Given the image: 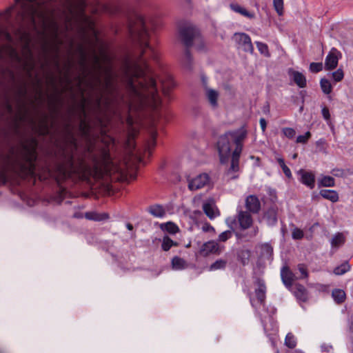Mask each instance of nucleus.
I'll list each match as a JSON object with an SVG mask.
<instances>
[{
	"label": "nucleus",
	"mask_w": 353,
	"mask_h": 353,
	"mask_svg": "<svg viewBox=\"0 0 353 353\" xmlns=\"http://www.w3.org/2000/svg\"><path fill=\"white\" fill-rule=\"evenodd\" d=\"M129 32L133 40L137 41L143 50L137 59H127L122 65L120 73L116 74L108 61L105 54H92L93 68L88 65L87 55L81 52V64L84 70V77L79 79V90L83 94L85 92L84 84L88 89L95 92V102L100 106L105 101L108 103L117 89V82H122L131 96L130 105L136 108L149 107L153 110L161 105V99L158 93L154 75L148 63L141 57L145 49H148L150 57L157 60V52L147 42L148 32L145 27V21L140 14H135L130 21Z\"/></svg>",
	"instance_id": "obj_1"
},
{
	"label": "nucleus",
	"mask_w": 353,
	"mask_h": 353,
	"mask_svg": "<svg viewBox=\"0 0 353 353\" xmlns=\"http://www.w3.org/2000/svg\"><path fill=\"white\" fill-rule=\"evenodd\" d=\"M36 152L33 148L21 145L12 148L1 157V164L4 171H12L21 177L32 175L34 172V161Z\"/></svg>",
	"instance_id": "obj_2"
},
{
	"label": "nucleus",
	"mask_w": 353,
	"mask_h": 353,
	"mask_svg": "<svg viewBox=\"0 0 353 353\" xmlns=\"http://www.w3.org/2000/svg\"><path fill=\"white\" fill-rule=\"evenodd\" d=\"M41 0H25L21 2V17L24 21H28L36 28V17L44 22V16L41 10Z\"/></svg>",
	"instance_id": "obj_3"
},
{
	"label": "nucleus",
	"mask_w": 353,
	"mask_h": 353,
	"mask_svg": "<svg viewBox=\"0 0 353 353\" xmlns=\"http://www.w3.org/2000/svg\"><path fill=\"white\" fill-rule=\"evenodd\" d=\"M61 171L64 176L81 175L85 173L87 167L82 160L76 161L72 157H69L66 163L61 168Z\"/></svg>",
	"instance_id": "obj_4"
},
{
	"label": "nucleus",
	"mask_w": 353,
	"mask_h": 353,
	"mask_svg": "<svg viewBox=\"0 0 353 353\" xmlns=\"http://www.w3.org/2000/svg\"><path fill=\"white\" fill-rule=\"evenodd\" d=\"M202 83L203 88L204 98L210 108L213 110L217 109L219 107V101L220 99V92L214 89L207 83L205 77H202Z\"/></svg>",
	"instance_id": "obj_5"
},
{
	"label": "nucleus",
	"mask_w": 353,
	"mask_h": 353,
	"mask_svg": "<svg viewBox=\"0 0 353 353\" xmlns=\"http://www.w3.org/2000/svg\"><path fill=\"white\" fill-rule=\"evenodd\" d=\"M231 142V140L226 133L219 138L217 150L219 154L220 162L222 164L227 163L232 155Z\"/></svg>",
	"instance_id": "obj_6"
},
{
	"label": "nucleus",
	"mask_w": 353,
	"mask_h": 353,
	"mask_svg": "<svg viewBox=\"0 0 353 353\" xmlns=\"http://www.w3.org/2000/svg\"><path fill=\"white\" fill-rule=\"evenodd\" d=\"M199 34L198 30L191 24L184 25L179 30L180 38L186 47L191 46L194 39H195Z\"/></svg>",
	"instance_id": "obj_7"
},
{
	"label": "nucleus",
	"mask_w": 353,
	"mask_h": 353,
	"mask_svg": "<svg viewBox=\"0 0 353 353\" xmlns=\"http://www.w3.org/2000/svg\"><path fill=\"white\" fill-rule=\"evenodd\" d=\"M233 40L236 43L238 48L246 52L252 53L254 50L250 37L245 33H235L233 36Z\"/></svg>",
	"instance_id": "obj_8"
},
{
	"label": "nucleus",
	"mask_w": 353,
	"mask_h": 353,
	"mask_svg": "<svg viewBox=\"0 0 353 353\" xmlns=\"http://www.w3.org/2000/svg\"><path fill=\"white\" fill-rule=\"evenodd\" d=\"M231 141H233L235 145V149H239V152H242L243 149V141L247 137V130L243 128H241L236 130L229 131L226 132Z\"/></svg>",
	"instance_id": "obj_9"
},
{
	"label": "nucleus",
	"mask_w": 353,
	"mask_h": 353,
	"mask_svg": "<svg viewBox=\"0 0 353 353\" xmlns=\"http://www.w3.org/2000/svg\"><path fill=\"white\" fill-rule=\"evenodd\" d=\"M210 178L208 174L203 173L188 180V188L190 190H197L208 184Z\"/></svg>",
	"instance_id": "obj_10"
},
{
	"label": "nucleus",
	"mask_w": 353,
	"mask_h": 353,
	"mask_svg": "<svg viewBox=\"0 0 353 353\" xmlns=\"http://www.w3.org/2000/svg\"><path fill=\"white\" fill-rule=\"evenodd\" d=\"M341 52L336 48H332L325 58V67L327 70L334 69L337 65Z\"/></svg>",
	"instance_id": "obj_11"
},
{
	"label": "nucleus",
	"mask_w": 353,
	"mask_h": 353,
	"mask_svg": "<svg viewBox=\"0 0 353 353\" xmlns=\"http://www.w3.org/2000/svg\"><path fill=\"white\" fill-rule=\"evenodd\" d=\"M220 248L218 243L214 241H209L203 243L199 250V254L203 256H207L211 254H219Z\"/></svg>",
	"instance_id": "obj_12"
},
{
	"label": "nucleus",
	"mask_w": 353,
	"mask_h": 353,
	"mask_svg": "<svg viewBox=\"0 0 353 353\" xmlns=\"http://www.w3.org/2000/svg\"><path fill=\"white\" fill-rule=\"evenodd\" d=\"M203 210L206 216L213 219L219 215V212L213 200H208L203 204Z\"/></svg>",
	"instance_id": "obj_13"
},
{
	"label": "nucleus",
	"mask_w": 353,
	"mask_h": 353,
	"mask_svg": "<svg viewBox=\"0 0 353 353\" xmlns=\"http://www.w3.org/2000/svg\"><path fill=\"white\" fill-rule=\"evenodd\" d=\"M245 206L252 213H258L261 209L260 201L254 195H250L246 198Z\"/></svg>",
	"instance_id": "obj_14"
},
{
	"label": "nucleus",
	"mask_w": 353,
	"mask_h": 353,
	"mask_svg": "<svg viewBox=\"0 0 353 353\" xmlns=\"http://www.w3.org/2000/svg\"><path fill=\"white\" fill-rule=\"evenodd\" d=\"M282 281L285 286L290 287L292 283L297 277L287 266L283 267L281 271Z\"/></svg>",
	"instance_id": "obj_15"
},
{
	"label": "nucleus",
	"mask_w": 353,
	"mask_h": 353,
	"mask_svg": "<svg viewBox=\"0 0 353 353\" xmlns=\"http://www.w3.org/2000/svg\"><path fill=\"white\" fill-rule=\"evenodd\" d=\"M298 174L301 176V181L310 188L312 189L314 187L315 178L314 175L310 172H306L303 170H300Z\"/></svg>",
	"instance_id": "obj_16"
},
{
	"label": "nucleus",
	"mask_w": 353,
	"mask_h": 353,
	"mask_svg": "<svg viewBox=\"0 0 353 353\" xmlns=\"http://www.w3.org/2000/svg\"><path fill=\"white\" fill-rule=\"evenodd\" d=\"M238 220L240 226L243 229H247L250 228L252 223V219L250 214L248 212L241 211L238 215Z\"/></svg>",
	"instance_id": "obj_17"
},
{
	"label": "nucleus",
	"mask_w": 353,
	"mask_h": 353,
	"mask_svg": "<svg viewBox=\"0 0 353 353\" xmlns=\"http://www.w3.org/2000/svg\"><path fill=\"white\" fill-rule=\"evenodd\" d=\"M289 74L292 78L294 82L299 88H303L306 86V78L302 73H301L298 71L290 70Z\"/></svg>",
	"instance_id": "obj_18"
},
{
	"label": "nucleus",
	"mask_w": 353,
	"mask_h": 353,
	"mask_svg": "<svg viewBox=\"0 0 353 353\" xmlns=\"http://www.w3.org/2000/svg\"><path fill=\"white\" fill-rule=\"evenodd\" d=\"M319 194L323 198L327 199L332 203H336L339 201V194L337 192L334 190L323 189L320 190Z\"/></svg>",
	"instance_id": "obj_19"
},
{
	"label": "nucleus",
	"mask_w": 353,
	"mask_h": 353,
	"mask_svg": "<svg viewBox=\"0 0 353 353\" xmlns=\"http://www.w3.org/2000/svg\"><path fill=\"white\" fill-rule=\"evenodd\" d=\"M241 152L239 149L234 150L230 157H232L231 165L229 171L237 172L239 170V158Z\"/></svg>",
	"instance_id": "obj_20"
},
{
	"label": "nucleus",
	"mask_w": 353,
	"mask_h": 353,
	"mask_svg": "<svg viewBox=\"0 0 353 353\" xmlns=\"http://www.w3.org/2000/svg\"><path fill=\"white\" fill-rule=\"evenodd\" d=\"M294 294L296 297L301 301H306L307 299V294L305 288L300 284L295 285Z\"/></svg>",
	"instance_id": "obj_21"
},
{
	"label": "nucleus",
	"mask_w": 353,
	"mask_h": 353,
	"mask_svg": "<svg viewBox=\"0 0 353 353\" xmlns=\"http://www.w3.org/2000/svg\"><path fill=\"white\" fill-rule=\"evenodd\" d=\"M230 8L235 12L239 13L249 19L254 17V13L248 12L246 9L236 3H231Z\"/></svg>",
	"instance_id": "obj_22"
},
{
	"label": "nucleus",
	"mask_w": 353,
	"mask_h": 353,
	"mask_svg": "<svg viewBox=\"0 0 353 353\" xmlns=\"http://www.w3.org/2000/svg\"><path fill=\"white\" fill-rule=\"evenodd\" d=\"M269 225H273L277 222L276 210L274 208H270L264 215Z\"/></svg>",
	"instance_id": "obj_23"
},
{
	"label": "nucleus",
	"mask_w": 353,
	"mask_h": 353,
	"mask_svg": "<svg viewBox=\"0 0 353 353\" xmlns=\"http://www.w3.org/2000/svg\"><path fill=\"white\" fill-rule=\"evenodd\" d=\"M148 212L155 217H163L165 214V210L160 205H151L148 208Z\"/></svg>",
	"instance_id": "obj_24"
},
{
	"label": "nucleus",
	"mask_w": 353,
	"mask_h": 353,
	"mask_svg": "<svg viewBox=\"0 0 353 353\" xmlns=\"http://www.w3.org/2000/svg\"><path fill=\"white\" fill-rule=\"evenodd\" d=\"M255 294L258 301L263 303L265 298V286L263 283L258 282V288L255 290Z\"/></svg>",
	"instance_id": "obj_25"
},
{
	"label": "nucleus",
	"mask_w": 353,
	"mask_h": 353,
	"mask_svg": "<svg viewBox=\"0 0 353 353\" xmlns=\"http://www.w3.org/2000/svg\"><path fill=\"white\" fill-rule=\"evenodd\" d=\"M345 238L342 233L336 234L331 239V245L332 248H338L344 244Z\"/></svg>",
	"instance_id": "obj_26"
},
{
	"label": "nucleus",
	"mask_w": 353,
	"mask_h": 353,
	"mask_svg": "<svg viewBox=\"0 0 353 353\" xmlns=\"http://www.w3.org/2000/svg\"><path fill=\"white\" fill-rule=\"evenodd\" d=\"M85 217L89 220L99 221L106 219L108 216L106 214H98L94 212H89L85 214Z\"/></svg>",
	"instance_id": "obj_27"
},
{
	"label": "nucleus",
	"mask_w": 353,
	"mask_h": 353,
	"mask_svg": "<svg viewBox=\"0 0 353 353\" xmlns=\"http://www.w3.org/2000/svg\"><path fill=\"white\" fill-rule=\"evenodd\" d=\"M172 265L173 269L179 270L186 267V263L183 259L175 256L172 260Z\"/></svg>",
	"instance_id": "obj_28"
},
{
	"label": "nucleus",
	"mask_w": 353,
	"mask_h": 353,
	"mask_svg": "<svg viewBox=\"0 0 353 353\" xmlns=\"http://www.w3.org/2000/svg\"><path fill=\"white\" fill-rule=\"evenodd\" d=\"M332 295L334 301L338 303L343 302L345 298V292L339 289L334 290L332 291Z\"/></svg>",
	"instance_id": "obj_29"
},
{
	"label": "nucleus",
	"mask_w": 353,
	"mask_h": 353,
	"mask_svg": "<svg viewBox=\"0 0 353 353\" xmlns=\"http://www.w3.org/2000/svg\"><path fill=\"white\" fill-rule=\"evenodd\" d=\"M161 228L172 234H176L179 231L177 225L172 222L161 224Z\"/></svg>",
	"instance_id": "obj_30"
},
{
	"label": "nucleus",
	"mask_w": 353,
	"mask_h": 353,
	"mask_svg": "<svg viewBox=\"0 0 353 353\" xmlns=\"http://www.w3.org/2000/svg\"><path fill=\"white\" fill-rule=\"evenodd\" d=\"M350 270V265L348 263L345 262L339 266H337L334 270V273L336 275H342Z\"/></svg>",
	"instance_id": "obj_31"
},
{
	"label": "nucleus",
	"mask_w": 353,
	"mask_h": 353,
	"mask_svg": "<svg viewBox=\"0 0 353 353\" xmlns=\"http://www.w3.org/2000/svg\"><path fill=\"white\" fill-rule=\"evenodd\" d=\"M321 88L325 94H330L332 92V85L327 79H322L320 81Z\"/></svg>",
	"instance_id": "obj_32"
},
{
	"label": "nucleus",
	"mask_w": 353,
	"mask_h": 353,
	"mask_svg": "<svg viewBox=\"0 0 353 353\" xmlns=\"http://www.w3.org/2000/svg\"><path fill=\"white\" fill-rule=\"evenodd\" d=\"M285 345L288 347L289 348H294L296 345V341L294 336V335L289 332L285 339Z\"/></svg>",
	"instance_id": "obj_33"
},
{
	"label": "nucleus",
	"mask_w": 353,
	"mask_h": 353,
	"mask_svg": "<svg viewBox=\"0 0 353 353\" xmlns=\"http://www.w3.org/2000/svg\"><path fill=\"white\" fill-rule=\"evenodd\" d=\"M276 160H277V162L279 163V164L280 165V166L281 167L285 175L288 178H291L292 177L291 171H290V168L285 165L284 159L281 157H278L276 159Z\"/></svg>",
	"instance_id": "obj_34"
},
{
	"label": "nucleus",
	"mask_w": 353,
	"mask_h": 353,
	"mask_svg": "<svg viewBox=\"0 0 353 353\" xmlns=\"http://www.w3.org/2000/svg\"><path fill=\"white\" fill-rule=\"evenodd\" d=\"M227 261L223 259H219L213 263L210 267V270H217L225 268Z\"/></svg>",
	"instance_id": "obj_35"
},
{
	"label": "nucleus",
	"mask_w": 353,
	"mask_h": 353,
	"mask_svg": "<svg viewBox=\"0 0 353 353\" xmlns=\"http://www.w3.org/2000/svg\"><path fill=\"white\" fill-rule=\"evenodd\" d=\"M320 183L323 187H333L334 186V179L332 176H326L321 179Z\"/></svg>",
	"instance_id": "obj_36"
},
{
	"label": "nucleus",
	"mask_w": 353,
	"mask_h": 353,
	"mask_svg": "<svg viewBox=\"0 0 353 353\" xmlns=\"http://www.w3.org/2000/svg\"><path fill=\"white\" fill-rule=\"evenodd\" d=\"M274 8L279 16L283 14V0H273Z\"/></svg>",
	"instance_id": "obj_37"
},
{
	"label": "nucleus",
	"mask_w": 353,
	"mask_h": 353,
	"mask_svg": "<svg viewBox=\"0 0 353 353\" xmlns=\"http://www.w3.org/2000/svg\"><path fill=\"white\" fill-rule=\"evenodd\" d=\"M262 249V253L264 256H266L269 259L272 258V254H273V248L272 247L268 244L265 243L261 247Z\"/></svg>",
	"instance_id": "obj_38"
},
{
	"label": "nucleus",
	"mask_w": 353,
	"mask_h": 353,
	"mask_svg": "<svg viewBox=\"0 0 353 353\" xmlns=\"http://www.w3.org/2000/svg\"><path fill=\"white\" fill-rule=\"evenodd\" d=\"M176 245L174 241L168 236H165L163 239L162 248L165 251H168L173 245Z\"/></svg>",
	"instance_id": "obj_39"
},
{
	"label": "nucleus",
	"mask_w": 353,
	"mask_h": 353,
	"mask_svg": "<svg viewBox=\"0 0 353 353\" xmlns=\"http://www.w3.org/2000/svg\"><path fill=\"white\" fill-rule=\"evenodd\" d=\"M256 47L261 54L269 56L268 46L261 42H256Z\"/></svg>",
	"instance_id": "obj_40"
},
{
	"label": "nucleus",
	"mask_w": 353,
	"mask_h": 353,
	"mask_svg": "<svg viewBox=\"0 0 353 353\" xmlns=\"http://www.w3.org/2000/svg\"><path fill=\"white\" fill-rule=\"evenodd\" d=\"M332 77L336 82H338L343 79L344 74L341 69H338L336 71L332 73Z\"/></svg>",
	"instance_id": "obj_41"
},
{
	"label": "nucleus",
	"mask_w": 353,
	"mask_h": 353,
	"mask_svg": "<svg viewBox=\"0 0 353 353\" xmlns=\"http://www.w3.org/2000/svg\"><path fill=\"white\" fill-rule=\"evenodd\" d=\"M282 132L283 134L289 139H293L296 134L295 130L292 128H284Z\"/></svg>",
	"instance_id": "obj_42"
},
{
	"label": "nucleus",
	"mask_w": 353,
	"mask_h": 353,
	"mask_svg": "<svg viewBox=\"0 0 353 353\" xmlns=\"http://www.w3.org/2000/svg\"><path fill=\"white\" fill-rule=\"evenodd\" d=\"M310 137L311 133L310 132H307L304 135H300L296 138V143L303 144L306 143Z\"/></svg>",
	"instance_id": "obj_43"
},
{
	"label": "nucleus",
	"mask_w": 353,
	"mask_h": 353,
	"mask_svg": "<svg viewBox=\"0 0 353 353\" xmlns=\"http://www.w3.org/2000/svg\"><path fill=\"white\" fill-rule=\"evenodd\" d=\"M294 239H301L303 237V232L299 228H295L292 232Z\"/></svg>",
	"instance_id": "obj_44"
},
{
	"label": "nucleus",
	"mask_w": 353,
	"mask_h": 353,
	"mask_svg": "<svg viewBox=\"0 0 353 353\" xmlns=\"http://www.w3.org/2000/svg\"><path fill=\"white\" fill-rule=\"evenodd\" d=\"M323 69V64L321 63H312L310 65V70L312 72H318Z\"/></svg>",
	"instance_id": "obj_45"
},
{
	"label": "nucleus",
	"mask_w": 353,
	"mask_h": 353,
	"mask_svg": "<svg viewBox=\"0 0 353 353\" xmlns=\"http://www.w3.org/2000/svg\"><path fill=\"white\" fill-rule=\"evenodd\" d=\"M232 235V232L230 230L223 232L219 236V240L221 241H225L228 239L230 238Z\"/></svg>",
	"instance_id": "obj_46"
},
{
	"label": "nucleus",
	"mask_w": 353,
	"mask_h": 353,
	"mask_svg": "<svg viewBox=\"0 0 353 353\" xmlns=\"http://www.w3.org/2000/svg\"><path fill=\"white\" fill-rule=\"evenodd\" d=\"M297 268L301 274V278H306L307 276V271L305 265L304 264H299Z\"/></svg>",
	"instance_id": "obj_47"
},
{
	"label": "nucleus",
	"mask_w": 353,
	"mask_h": 353,
	"mask_svg": "<svg viewBox=\"0 0 353 353\" xmlns=\"http://www.w3.org/2000/svg\"><path fill=\"white\" fill-rule=\"evenodd\" d=\"M322 115L323 117V118L326 120H329L330 118V112H329V109L326 107H324L323 109H322Z\"/></svg>",
	"instance_id": "obj_48"
},
{
	"label": "nucleus",
	"mask_w": 353,
	"mask_h": 353,
	"mask_svg": "<svg viewBox=\"0 0 353 353\" xmlns=\"http://www.w3.org/2000/svg\"><path fill=\"white\" fill-rule=\"evenodd\" d=\"M1 34H2V35L5 37L6 41H8V42L12 41V37L8 32H6V30H2Z\"/></svg>",
	"instance_id": "obj_49"
},
{
	"label": "nucleus",
	"mask_w": 353,
	"mask_h": 353,
	"mask_svg": "<svg viewBox=\"0 0 353 353\" xmlns=\"http://www.w3.org/2000/svg\"><path fill=\"white\" fill-rule=\"evenodd\" d=\"M259 123H260L261 130H263V132H265V128H266V125H267L265 119L264 118H261Z\"/></svg>",
	"instance_id": "obj_50"
},
{
	"label": "nucleus",
	"mask_w": 353,
	"mask_h": 353,
	"mask_svg": "<svg viewBox=\"0 0 353 353\" xmlns=\"http://www.w3.org/2000/svg\"><path fill=\"white\" fill-rule=\"evenodd\" d=\"M326 143V141L324 139H320L316 142L317 147H322Z\"/></svg>",
	"instance_id": "obj_51"
},
{
	"label": "nucleus",
	"mask_w": 353,
	"mask_h": 353,
	"mask_svg": "<svg viewBox=\"0 0 353 353\" xmlns=\"http://www.w3.org/2000/svg\"><path fill=\"white\" fill-rule=\"evenodd\" d=\"M203 231L204 232H209L210 230H213V228L210 224H205L203 228Z\"/></svg>",
	"instance_id": "obj_52"
},
{
	"label": "nucleus",
	"mask_w": 353,
	"mask_h": 353,
	"mask_svg": "<svg viewBox=\"0 0 353 353\" xmlns=\"http://www.w3.org/2000/svg\"><path fill=\"white\" fill-rule=\"evenodd\" d=\"M190 60H191V57H190V52H189V51H188V50H187V51L185 52V61H186L187 62H190Z\"/></svg>",
	"instance_id": "obj_53"
},
{
	"label": "nucleus",
	"mask_w": 353,
	"mask_h": 353,
	"mask_svg": "<svg viewBox=\"0 0 353 353\" xmlns=\"http://www.w3.org/2000/svg\"><path fill=\"white\" fill-rule=\"evenodd\" d=\"M162 91L165 97L168 96V90H166L164 87L163 88Z\"/></svg>",
	"instance_id": "obj_54"
},
{
	"label": "nucleus",
	"mask_w": 353,
	"mask_h": 353,
	"mask_svg": "<svg viewBox=\"0 0 353 353\" xmlns=\"http://www.w3.org/2000/svg\"><path fill=\"white\" fill-rule=\"evenodd\" d=\"M126 227L129 230H132L133 229V226L131 223H127Z\"/></svg>",
	"instance_id": "obj_55"
},
{
	"label": "nucleus",
	"mask_w": 353,
	"mask_h": 353,
	"mask_svg": "<svg viewBox=\"0 0 353 353\" xmlns=\"http://www.w3.org/2000/svg\"><path fill=\"white\" fill-rule=\"evenodd\" d=\"M350 329L353 330V317H352L350 321Z\"/></svg>",
	"instance_id": "obj_56"
},
{
	"label": "nucleus",
	"mask_w": 353,
	"mask_h": 353,
	"mask_svg": "<svg viewBox=\"0 0 353 353\" xmlns=\"http://www.w3.org/2000/svg\"><path fill=\"white\" fill-rule=\"evenodd\" d=\"M257 232H258V228L254 229V235H256L257 234Z\"/></svg>",
	"instance_id": "obj_57"
},
{
	"label": "nucleus",
	"mask_w": 353,
	"mask_h": 353,
	"mask_svg": "<svg viewBox=\"0 0 353 353\" xmlns=\"http://www.w3.org/2000/svg\"><path fill=\"white\" fill-rule=\"evenodd\" d=\"M8 110L10 112L12 110V107L10 105H7Z\"/></svg>",
	"instance_id": "obj_58"
},
{
	"label": "nucleus",
	"mask_w": 353,
	"mask_h": 353,
	"mask_svg": "<svg viewBox=\"0 0 353 353\" xmlns=\"http://www.w3.org/2000/svg\"><path fill=\"white\" fill-rule=\"evenodd\" d=\"M297 157V154H294L292 156L293 159H296Z\"/></svg>",
	"instance_id": "obj_59"
},
{
	"label": "nucleus",
	"mask_w": 353,
	"mask_h": 353,
	"mask_svg": "<svg viewBox=\"0 0 353 353\" xmlns=\"http://www.w3.org/2000/svg\"><path fill=\"white\" fill-rule=\"evenodd\" d=\"M155 136H156V135H155V134H154V133H152V139H153V141H154V139H155Z\"/></svg>",
	"instance_id": "obj_60"
},
{
	"label": "nucleus",
	"mask_w": 353,
	"mask_h": 353,
	"mask_svg": "<svg viewBox=\"0 0 353 353\" xmlns=\"http://www.w3.org/2000/svg\"><path fill=\"white\" fill-rule=\"evenodd\" d=\"M11 10H12V8L8 9V10H7V12H7V14H10V12H11Z\"/></svg>",
	"instance_id": "obj_61"
},
{
	"label": "nucleus",
	"mask_w": 353,
	"mask_h": 353,
	"mask_svg": "<svg viewBox=\"0 0 353 353\" xmlns=\"http://www.w3.org/2000/svg\"><path fill=\"white\" fill-rule=\"evenodd\" d=\"M295 353H304V352H302V351H301V350H296V351L295 352Z\"/></svg>",
	"instance_id": "obj_62"
},
{
	"label": "nucleus",
	"mask_w": 353,
	"mask_h": 353,
	"mask_svg": "<svg viewBox=\"0 0 353 353\" xmlns=\"http://www.w3.org/2000/svg\"><path fill=\"white\" fill-rule=\"evenodd\" d=\"M26 32H23V35L21 36V38H22V37H26Z\"/></svg>",
	"instance_id": "obj_63"
},
{
	"label": "nucleus",
	"mask_w": 353,
	"mask_h": 353,
	"mask_svg": "<svg viewBox=\"0 0 353 353\" xmlns=\"http://www.w3.org/2000/svg\"><path fill=\"white\" fill-rule=\"evenodd\" d=\"M83 101H84V102L85 103V101H86V99H85L84 97H83Z\"/></svg>",
	"instance_id": "obj_64"
}]
</instances>
